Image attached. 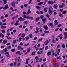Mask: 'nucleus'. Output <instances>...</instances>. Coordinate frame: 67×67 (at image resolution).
Listing matches in <instances>:
<instances>
[{
  "label": "nucleus",
  "mask_w": 67,
  "mask_h": 67,
  "mask_svg": "<svg viewBox=\"0 0 67 67\" xmlns=\"http://www.w3.org/2000/svg\"><path fill=\"white\" fill-rule=\"evenodd\" d=\"M35 58L36 60H37L38 59V57L37 56H36L35 57Z\"/></svg>",
  "instance_id": "57"
},
{
  "label": "nucleus",
  "mask_w": 67,
  "mask_h": 67,
  "mask_svg": "<svg viewBox=\"0 0 67 67\" xmlns=\"http://www.w3.org/2000/svg\"><path fill=\"white\" fill-rule=\"evenodd\" d=\"M18 50H23V48L21 47L20 46H18Z\"/></svg>",
  "instance_id": "12"
},
{
  "label": "nucleus",
  "mask_w": 67,
  "mask_h": 67,
  "mask_svg": "<svg viewBox=\"0 0 67 67\" xmlns=\"http://www.w3.org/2000/svg\"><path fill=\"white\" fill-rule=\"evenodd\" d=\"M41 35L42 36L44 37V36H45V34L44 33H43L42 34H41Z\"/></svg>",
  "instance_id": "46"
},
{
  "label": "nucleus",
  "mask_w": 67,
  "mask_h": 67,
  "mask_svg": "<svg viewBox=\"0 0 67 67\" xmlns=\"http://www.w3.org/2000/svg\"><path fill=\"white\" fill-rule=\"evenodd\" d=\"M6 37H7V38L8 40H11V37H9H9H8V36H6Z\"/></svg>",
  "instance_id": "37"
},
{
  "label": "nucleus",
  "mask_w": 67,
  "mask_h": 67,
  "mask_svg": "<svg viewBox=\"0 0 67 67\" xmlns=\"http://www.w3.org/2000/svg\"><path fill=\"white\" fill-rule=\"evenodd\" d=\"M59 15L60 17H61V18H63V17L64 16L61 13H60L59 14Z\"/></svg>",
  "instance_id": "22"
},
{
  "label": "nucleus",
  "mask_w": 67,
  "mask_h": 67,
  "mask_svg": "<svg viewBox=\"0 0 67 67\" xmlns=\"http://www.w3.org/2000/svg\"><path fill=\"white\" fill-rule=\"evenodd\" d=\"M51 51L48 52L47 53V56H49V55H51Z\"/></svg>",
  "instance_id": "15"
},
{
  "label": "nucleus",
  "mask_w": 67,
  "mask_h": 67,
  "mask_svg": "<svg viewBox=\"0 0 67 67\" xmlns=\"http://www.w3.org/2000/svg\"><path fill=\"white\" fill-rule=\"evenodd\" d=\"M58 6V5L57 4H55V5H54L53 7L54 9H57V7Z\"/></svg>",
  "instance_id": "21"
},
{
  "label": "nucleus",
  "mask_w": 67,
  "mask_h": 67,
  "mask_svg": "<svg viewBox=\"0 0 67 67\" xmlns=\"http://www.w3.org/2000/svg\"><path fill=\"white\" fill-rule=\"evenodd\" d=\"M15 48L12 49H11V52H12L13 53L14 52H15Z\"/></svg>",
  "instance_id": "24"
},
{
  "label": "nucleus",
  "mask_w": 67,
  "mask_h": 67,
  "mask_svg": "<svg viewBox=\"0 0 67 67\" xmlns=\"http://www.w3.org/2000/svg\"><path fill=\"white\" fill-rule=\"evenodd\" d=\"M54 23L55 25H57L58 24V23H59L58 22H57V20H54Z\"/></svg>",
  "instance_id": "9"
},
{
  "label": "nucleus",
  "mask_w": 67,
  "mask_h": 67,
  "mask_svg": "<svg viewBox=\"0 0 67 67\" xmlns=\"http://www.w3.org/2000/svg\"><path fill=\"white\" fill-rule=\"evenodd\" d=\"M32 0H30L28 3V4H31V3L32 2Z\"/></svg>",
  "instance_id": "48"
},
{
  "label": "nucleus",
  "mask_w": 67,
  "mask_h": 67,
  "mask_svg": "<svg viewBox=\"0 0 67 67\" xmlns=\"http://www.w3.org/2000/svg\"><path fill=\"white\" fill-rule=\"evenodd\" d=\"M25 38H26V41H28L29 39V37H25Z\"/></svg>",
  "instance_id": "34"
},
{
  "label": "nucleus",
  "mask_w": 67,
  "mask_h": 67,
  "mask_svg": "<svg viewBox=\"0 0 67 67\" xmlns=\"http://www.w3.org/2000/svg\"><path fill=\"white\" fill-rule=\"evenodd\" d=\"M48 46H46L45 48V51H46V50H47V49H48Z\"/></svg>",
  "instance_id": "39"
},
{
  "label": "nucleus",
  "mask_w": 67,
  "mask_h": 67,
  "mask_svg": "<svg viewBox=\"0 0 67 67\" xmlns=\"http://www.w3.org/2000/svg\"><path fill=\"white\" fill-rule=\"evenodd\" d=\"M22 16L23 17L24 19H27V16L26 15H23Z\"/></svg>",
  "instance_id": "31"
},
{
  "label": "nucleus",
  "mask_w": 67,
  "mask_h": 67,
  "mask_svg": "<svg viewBox=\"0 0 67 67\" xmlns=\"http://www.w3.org/2000/svg\"><path fill=\"white\" fill-rule=\"evenodd\" d=\"M7 42V40H5L3 41V44H5Z\"/></svg>",
  "instance_id": "27"
},
{
  "label": "nucleus",
  "mask_w": 67,
  "mask_h": 67,
  "mask_svg": "<svg viewBox=\"0 0 67 67\" xmlns=\"http://www.w3.org/2000/svg\"><path fill=\"white\" fill-rule=\"evenodd\" d=\"M56 66H58L59 64H58V63L57 62L56 64Z\"/></svg>",
  "instance_id": "63"
},
{
  "label": "nucleus",
  "mask_w": 67,
  "mask_h": 67,
  "mask_svg": "<svg viewBox=\"0 0 67 67\" xmlns=\"http://www.w3.org/2000/svg\"><path fill=\"white\" fill-rule=\"evenodd\" d=\"M30 19L31 20H33V17H30L27 16V19Z\"/></svg>",
  "instance_id": "13"
},
{
  "label": "nucleus",
  "mask_w": 67,
  "mask_h": 67,
  "mask_svg": "<svg viewBox=\"0 0 67 67\" xmlns=\"http://www.w3.org/2000/svg\"><path fill=\"white\" fill-rule=\"evenodd\" d=\"M43 24H40V25H39L40 27H43Z\"/></svg>",
  "instance_id": "54"
},
{
  "label": "nucleus",
  "mask_w": 67,
  "mask_h": 67,
  "mask_svg": "<svg viewBox=\"0 0 67 67\" xmlns=\"http://www.w3.org/2000/svg\"><path fill=\"white\" fill-rule=\"evenodd\" d=\"M4 59H3L1 61V62L2 63H3L4 62V61H3L4 60Z\"/></svg>",
  "instance_id": "49"
},
{
  "label": "nucleus",
  "mask_w": 67,
  "mask_h": 67,
  "mask_svg": "<svg viewBox=\"0 0 67 67\" xmlns=\"http://www.w3.org/2000/svg\"><path fill=\"white\" fill-rule=\"evenodd\" d=\"M64 39L66 40L67 37V33L66 32H65L64 33Z\"/></svg>",
  "instance_id": "11"
},
{
  "label": "nucleus",
  "mask_w": 67,
  "mask_h": 67,
  "mask_svg": "<svg viewBox=\"0 0 67 67\" xmlns=\"http://www.w3.org/2000/svg\"><path fill=\"white\" fill-rule=\"evenodd\" d=\"M9 10H12V11H17V12H19V10H18L17 9H13V8L12 7H11L9 8Z\"/></svg>",
  "instance_id": "1"
},
{
  "label": "nucleus",
  "mask_w": 67,
  "mask_h": 67,
  "mask_svg": "<svg viewBox=\"0 0 67 67\" xmlns=\"http://www.w3.org/2000/svg\"><path fill=\"white\" fill-rule=\"evenodd\" d=\"M64 7V6L63 5H59V8H63V7Z\"/></svg>",
  "instance_id": "40"
},
{
  "label": "nucleus",
  "mask_w": 67,
  "mask_h": 67,
  "mask_svg": "<svg viewBox=\"0 0 67 67\" xmlns=\"http://www.w3.org/2000/svg\"><path fill=\"white\" fill-rule=\"evenodd\" d=\"M43 49H44V48H40L39 51H43Z\"/></svg>",
  "instance_id": "62"
},
{
  "label": "nucleus",
  "mask_w": 67,
  "mask_h": 67,
  "mask_svg": "<svg viewBox=\"0 0 67 67\" xmlns=\"http://www.w3.org/2000/svg\"><path fill=\"white\" fill-rule=\"evenodd\" d=\"M49 13L50 15H52V14H53V13H52V12L51 10L50 11H49Z\"/></svg>",
  "instance_id": "38"
},
{
  "label": "nucleus",
  "mask_w": 67,
  "mask_h": 67,
  "mask_svg": "<svg viewBox=\"0 0 67 67\" xmlns=\"http://www.w3.org/2000/svg\"><path fill=\"white\" fill-rule=\"evenodd\" d=\"M40 14H44V12L42 11H40Z\"/></svg>",
  "instance_id": "60"
},
{
  "label": "nucleus",
  "mask_w": 67,
  "mask_h": 67,
  "mask_svg": "<svg viewBox=\"0 0 67 67\" xmlns=\"http://www.w3.org/2000/svg\"><path fill=\"white\" fill-rule=\"evenodd\" d=\"M31 54L32 55H35V52H32Z\"/></svg>",
  "instance_id": "41"
},
{
  "label": "nucleus",
  "mask_w": 67,
  "mask_h": 67,
  "mask_svg": "<svg viewBox=\"0 0 67 67\" xmlns=\"http://www.w3.org/2000/svg\"><path fill=\"white\" fill-rule=\"evenodd\" d=\"M43 27L44 29H45L46 30H47L48 29V27L47 26V25H46L45 26H44Z\"/></svg>",
  "instance_id": "10"
},
{
  "label": "nucleus",
  "mask_w": 67,
  "mask_h": 67,
  "mask_svg": "<svg viewBox=\"0 0 67 67\" xmlns=\"http://www.w3.org/2000/svg\"><path fill=\"white\" fill-rule=\"evenodd\" d=\"M49 43V41L48 40H46L44 42V43L45 45H48V44Z\"/></svg>",
  "instance_id": "5"
},
{
  "label": "nucleus",
  "mask_w": 67,
  "mask_h": 67,
  "mask_svg": "<svg viewBox=\"0 0 67 67\" xmlns=\"http://www.w3.org/2000/svg\"><path fill=\"white\" fill-rule=\"evenodd\" d=\"M31 12L30 11V9H29L28 10V12L27 13V14H29Z\"/></svg>",
  "instance_id": "20"
},
{
  "label": "nucleus",
  "mask_w": 67,
  "mask_h": 67,
  "mask_svg": "<svg viewBox=\"0 0 67 67\" xmlns=\"http://www.w3.org/2000/svg\"><path fill=\"white\" fill-rule=\"evenodd\" d=\"M43 17L44 16L43 15H41L40 16V19H43Z\"/></svg>",
  "instance_id": "50"
},
{
  "label": "nucleus",
  "mask_w": 67,
  "mask_h": 67,
  "mask_svg": "<svg viewBox=\"0 0 67 67\" xmlns=\"http://www.w3.org/2000/svg\"><path fill=\"white\" fill-rule=\"evenodd\" d=\"M28 23L27 21H25L24 22V23L25 24H27Z\"/></svg>",
  "instance_id": "44"
},
{
  "label": "nucleus",
  "mask_w": 67,
  "mask_h": 67,
  "mask_svg": "<svg viewBox=\"0 0 67 67\" xmlns=\"http://www.w3.org/2000/svg\"><path fill=\"white\" fill-rule=\"evenodd\" d=\"M9 8V5L8 4L5 5V7L3 8V10H6Z\"/></svg>",
  "instance_id": "3"
},
{
  "label": "nucleus",
  "mask_w": 67,
  "mask_h": 67,
  "mask_svg": "<svg viewBox=\"0 0 67 67\" xmlns=\"http://www.w3.org/2000/svg\"><path fill=\"white\" fill-rule=\"evenodd\" d=\"M4 52H7V48H5L4 49H3Z\"/></svg>",
  "instance_id": "35"
},
{
  "label": "nucleus",
  "mask_w": 67,
  "mask_h": 67,
  "mask_svg": "<svg viewBox=\"0 0 67 67\" xmlns=\"http://www.w3.org/2000/svg\"><path fill=\"white\" fill-rule=\"evenodd\" d=\"M10 14V16H13L15 14V13H12V12H10L9 13Z\"/></svg>",
  "instance_id": "14"
},
{
  "label": "nucleus",
  "mask_w": 67,
  "mask_h": 67,
  "mask_svg": "<svg viewBox=\"0 0 67 67\" xmlns=\"http://www.w3.org/2000/svg\"><path fill=\"white\" fill-rule=\"evenodd\" d=\"M30 51H31V49H30V48H28L27 51V53H30Z\"/></svg>",
  "instance_id": "26"
},
{
  "label": "nucleus",
  "mask_w": 67,
  "mask_h": 67,
  "mask_svg": "<svg viewBox=\"0 0 67 67\" xmlns=\"http://www.w3.org/2000/svg\"><path fill=\"white\" fill-rule=\"evenodd\" d=\"M56 2L55 1H52V2H51V1H48V3H49V4H53V3H56Z\"/></svg>",
  "instance_id": "2"
},
{
  "label": "nucleus",
  "mask_w": 67,
  "mask_h": 67,
  "mask_svg": "<svg viewBox=\"0 0 67 67\" xmlns=\"http://www.w3.org/2000/svg\"><path fill=\"white\" fill-rule=\"evenodd\" d=\"M16 54L18 55V54H19V55H21V53H20V51H18L16 53Z\"/></svg>",
  "instance_id": "18"
},
{
  "label": "nucleus",
  "mask_w": 67,
  "mask_h": 67,
  "mask_svg": "<svg viewBox=\"0 0 67 67\" xmlns=\"http://www.w3.org/2000/svg\"><path fill=\"white\" fill-rule=\"evenodd\" d=\"M59 30V28H57L56 29L55 31L56 32H57V31H58V30Z\"/></svg>",
  "instance_id": "56"
},
{
  "label": "nucleus",
  "mask_w": 67,
  "mask_h": 67,
  "mask_svg": "<svg viewBox=\"0 0 67 67\" xmlns=\"http://www.w3.org/2000/svg\"><path fill=\"white\" fill-rule=\"evenodd\" d=\"M44 33H45L48 34L49 33V32L47 30H45L44 31Z\"/></svg>",
  "instance_id": "28"
},
{
  "label": "nucleus",
  "mask_w": 67,
  "mask_h": 67,
  "mask_svg": "<svg viewBox=\"0 0 67 67\" xmlns=\"http://www.w3.org/2000/svg\"><path fill=\"white\" fill-rule=\"evenodd\" d=\"M14 2L15 3V4H18V1H15V2Z\"/></svg>",
  "instance_id": "61"
},
{
  "label": "nucleus",
  "mask_w": 67,
  "mask_h": 67,
  "mask_svg": "<svg viewBox=\"0 0 67 67\" xmlns=\"http://www.w3.org/2000/svg\"><path fill=\"white\" fill-rule=\"evenodd\" d=\"M35 8H36V9H41V7H39V6L38 5L36 6V7H35Z\"/></svg>",
  "instance_id": "33"
},
{
  "label": "nucleus",
  "mask_w": 67,
  "mask_h": 67,
  "mask_svg": "<svg viewBox=\"0 0 67 67\" xmlns=\"http://www.w3.org/2000/svg\"><path fill=\"white\" fill-rule=\"evenodd\" d=\"M43 24H45L46 23V18H43L42 20Z\"/></svg>",
  "instance_id": "6"
},
{
  "label": "nucleus",
  "mask_w": 67,
  "mask_h": 67,
  "mask_svg": "<svg viewBox=\"0 0 67 67\" xmlns=\"http://www.w3.org/2000/svg\"><path fill=\"white\" fill-rule=\"evenodd\" d=\"M49 11H51V9H52V7H51V6L49 7Z\"/></svg>",
  "instance_id": "51"
},
{
  "label": "nucleus",
  "mask_w": 67,
  "mask_h": 67,
  "mask_svg": "<svg viewBox=\"0 0 67 67\" xmlns=\"http://www.w3.org/2000/svg\"><path fill=\"white\" fill-rule=\"evenodd\" d=\"M27 5H28V4H24V6L25 7H27Z\"/></svg>",
  "instance_id": "58"
},
{
  "label": "nucleus",
  "mask_w": 67,
  "mask_h": 67,
  "mask_svg": "<svg viewBox=\"0 0 67 67\" xmlns=\"http://www.w3.org/2000/svg\"><path fill=\"white\" fill-rule=\"evenodd\" d=\"M25 36V34L24 33H23L21 34V37H24Z\"/></svg>",
  "instance_id": "25"
},
{
  "label": "nucleus",
  "mask_w": 67,
  "mask_h": 67,
  "mask_svg": "<svg viewBox=\"0 0 67 67\" xmlns=\"http://www.w3.org/2000/svg\"><path fill=\"white\" fill-rule=\"evenodd\" d=\"M42 61V58H41L40 59V60L38 61H36V63H41V62Z\"/></svg>",
  "instance_id": "23"
},
{
  "label": "nucleus",
  "mask_w": 67,
  "mask_h": 67,
  "mask_svg": "<svg viewBox=\"0 0 67 67\" xmlns=\"http://www.w3.org/2000/svg\"><path fill=\"white\" fill-rule=\"evenodd\" d=\"M66 13H67V11L66 10H64L62 13V14H65Z\"/></svg>",
  "instance_id": "32"
},
{
  "label": "nucleus",
  "mask_w": 67,
  "mask_h": 67,
  "mask_svg": "<svg viewBox=\"0 0 67 67\" xmlns=\"http://www.w3.org/2000/svg\"><path fill=\"white\" fill-rule=\"evenodd\" d=\"M11 5L13 7H16V6L15 5L14 2H13L11 3Z\"/></svg>",
  "instance_id": "7"
},
{
  "label": "nucleus",
  "mask_w": 67,
  "mask_h": 67,
  "mask_svg": "<svg viewBox=\"0 0 67 67\" xmlns=\"http://www.w3.org/2000/svg\"><path fill=\"white\" fill-rule=\"evenodd\" d=\"M13 44H15L16 43V40H14L13 42Z\"/></svg>",
  "instance_id": "42"
},
{
  "label": "nucleus",
  "mask_w": 67,
  "mask_h": 67,
  "mask_svg": "<svg viewBox=\"0 0 67 67\" xmlns=\"http://www.w3.org/2000/svg\"><path fill=\"white\" fill-rule=\"evenodd\" d=\"M5 32V31L4 29L2 30V33H4Z\"/></svg>",
  "instance_id": "53"
},
{
  "label": "nucleus",
  "mask_w": 67,
  "mask_h": 67,
  "mask_svg": "<svg viewBox=\"0 0 67 67\" xmlns=\"http://www.w3.org/2000/svg\"><path fill=\"white\" fill-rule=\"evenodd\" d=\"M7 27L6 26H1V29H5V28H6Z\"/></svg>",
  "instance_id": "52"
},
{
  "label": "nucleus",
  "mask_w": 67,
  "mask_h": 67,
  "mask_svg": "<svg viewBox=\"0 0 67 67\" xmlns=\"http://www.w3.org/2000/svg\"><path fill=\"white\" fill-rule=\"evenodd\" d=\"M18 20L20 21H24L25 20V19L24 18H22V17H20L18 19Z\"/></svg>",
  "instance_id": "4"
},
{
  "label": "nucleus",
  "mask_w": 67,
  "mask_h": 67,
  "mask_svg": "<svg viewBox=\"0 0 67 67\" xmlns=\"http://www.w3.org/2000/svg\"><path fill=\"white\" fill-rule=\"evenodd\" d=\"M62 47H63V48H65V44H62Z\"/></svg>",
  "instance_id": "43"
},
{
  "label": "nucleus",
  "mask_w": 67,
  "mask_h": 67,
  "mask_svg": "<svg viewBox=\"0 0 67 67\" xmlns=\"http://www.w3.org/2000/svg\"><path fill=\"white\" fill-rule=\"evenodd\" d=\"M18 62L19 63H21V60H20V57L18 58Z\"/></svg>",
  "instance_id": "17"
},
{
  "label": "nucleus",
  "mask_w": 67,
  "mask_h": 67,
  "mask_svg": "<svg viewBox=\"0 0 67 67\" xmlns=\"http://www.w3.org/2000/svg\"><path fill=\"white\" fill-rule=\"evenodd\" d=\"M23 13L24 14V15H25V14H27V13L25 12H23Z\"/></svg>",
  "instance_id": "55"
},
{
  "label": "nucleus",
  "mask_w": 67,
  "mask_h": 67,
  "mask_svg": "<svg viewBox=\"0 0 67 67\" xmlns=\"http://www.w3.org/2000/svg\"><path fill=\"white\" fill-rule=\"evenodd\" d=\"M62 26V24H59L58 25V27H60V26Z\"/></svg>",
  "instance_id": "64"
},
{
  "label": "nucleus",
  "mask_w": 67,
  "mask_h": 67,
  "mask_svg": "<svg viewBox=\"0 0 67 67\" xmlns=\"http://www.w3.org/2000/svg\"><path fill=\"white\" fill-rule=\"evenodd\" d=\"M40 19V16L38 17L37 18L35 19V21H36V22H37V21H38Z\"/></svg>",
  "instance_id": "16"
},
{
  "label": "nucleus",
  "mask_w": 67,
  "mask_h": 67,
  "mask_svg": "<svg viewBox=\"0 0 67 67\" xmlns=\"http://www.w3.org/2000/svg\"><path fill=\"white\" fill-rule=\"evenodd\" d=\"M30 45V44H29V43L26 44L24 45V46H28V45Z\"/></svg>",
  "instance_id": "47"
},
{
  "label": "nucleus",
  "mask_w": 67,
  "mask_h": 67,
  "mask_svg": "<svg viewBox=\"0 0 67 67\" xmlns=\"http://www.w3.org/2000/svg\"><path fill=\"white\" fill-rule=\"evenodd\" d=\"M23 45V43H22V42H20L19 44V45H20V46H22V45Z\"/></svg>",
  "instance_id": "45"
},
{
  "label": "nucleus",
  "mask_w": 67,
  "mask_h": 67,
  "mask_svg": "<svg viewBox=\"0 0 67 67\" xmlns=\"http://www.w3.org/2000/svg\"><path fill=\"white\" fill-rule=\"evenodd\" d=\"M1 36H2V38H3L4 37V36L3 34H2V33H1L0 34V37H1Z\"/></svg>",
  "instance_id": "19"
},
{
  "label": "nucleus",
  "mask_w": 67,
  "mask_h": 67,
  "mask_svg": "<svg viewBox=\"0 0 67 67\" xmlns=\"http://www.w3.org/2000/svg\"><path fill=\"white\" fill-rule=\"evenodd\" d=\"M19 21L17 20L16 21V23L14 24V25L15 26H17L18 25H19Z\"/></svg>",
  "instance_id": "8"
},
{
  "label": "nucleus",
  "mask_w": 67,
  "mask_h": 67,
  "mask_svg": "<svg viewBox=\"0 0 67 67\" xmlns=\"http://www.w3.org/2000/svg\"><path fill=\"white\" fill-rule=\"evenodd\" d=\"M43 38H41L40 39H39L38 40V42H41V41H42V40H43Z\"/></svg>",
  "instance_id": "30"
},
{
  "label": "nucleus",
  "mask_w": 67,
  "mask_h": 67,
  "mask_svg": "<svg viewBox=\"0 0 67 67\" xmlns=\"http://www.w3.org/2000/svg\"><path fill=\"white\" fill-rule=\"evenodd\" d=\"M7 0H3V1L4 2V4H7Z\"/></svg>",
  "instance_id": "29"
},
{
  "label": "nucleus",
  "mask_w": 67,
  "mask_h": 67,
  "mask_svg": "<svg viewBox=\"0 0 67 67\" xmlns=\"http://www.w3.org/2000/svg\"><path fill=\"white\" fill-rule=\"evenodd\" d=\"M29 37L30 38H31L32 37V34H29Z\"/></svg>",
  "instance_id": "36"
},
{
  "label": "nucleus",
  "mask_w": 67,
  "mask_h": 67,
  "mask_svg": "<svg viewBox=\"0 0 67 67\" xmlns=\"http://www.w3.org/2000/svg\"><path fill=\"white\" fill-rule=\"evenodd\" d=\"M52 42L53 43H55L56 42V41H55V40H52Z\"/></svg>",
  "instance_id": "59"
}]
</instances>
